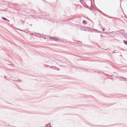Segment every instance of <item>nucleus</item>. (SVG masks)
<instances>
[{
    "instance_id": "f257e3e1",
    "label": "nucleus",
    "mask_w": 127,
    "mask_h": 127,
    "mask_svg": "<svg viewBox=\"0 0 127 127\" xmlns=\"http://www.w3.org/2000/svg\"><path fill=\"white\" fill-rule=\"evenodd\" d=\"M51 40H53V41H58L59 39H57V38L52 37L51 38Z\"/></svg>"
},
{
    "instance_id": "f03ea898",
    "label": "nucleus",
    "mask_w": 127,
    "mask_h": 127,
    "mask_svg": "<svg viewBox=\"0 0 127 127\" xmlns=\"http://www.w3.org/2000/svg\"><path fill=\"white\" fill-rule=\"evenodd\" d=\"M83 23H84V24H86V23H87V21L84 20V21H83Z\"/></svg>"
},
{
    "instance_id": "7ed1b4c3",
    "label": "nucleus",
    "mask_w": 127,
    "mask_h": 127,
    "mask_svg": "<svg viewBox=\"0 0 127 127\" xmlns=\"http://www.w3.org/2000/svg\"><path fill=\"white\" fill-rule=\"evenodd\" d=\"M124 43L125 44H126V45H127V41H125Z\"/></svg>"
},
{
    "instance_id": "20e7f679",
    "label": "nucleus",
    "mask_w": 127,
    "mask_h": 127,
    "mask_svg": "<svg viewBox=\"0 0 127 127\" xmlns=\"http://www.w3.org/2000/svg\"><path fill=\"white\" fill-rule=\"evenodd\" d=\"M3 19H4V20H7V19L5 18H3Z\"/></svg>"
},
{
    "instance_id": "39448f33",
    "label": "nucleus",
    "mask_w": 127,
    "mask_h": 127,
    "mask_svg": "<svg viewBox=\"0 0 127 127\" xmlns=\"http://www.w3.org/2000/svg\"><path fill=\"white\" fill-rule=\"evenodd\" d=\"M47 127H50V125H48Z\"/></svg>"
},
{
    "instance_id": "423d86ee",
    "label": "nucleus",
    "mask_w": 127,
    "mask_h": 127,
    "mask_svg": "<svg viewBox=\"0 0 127 127\" xmlns=\"http://www.w3.org/2000/svg\"><path fill=\"white\" fill-rule=\"evenodd\" d=\"M103 31H104L105 30L104 29H103Z\"/></svg>"
}]
</instances>
